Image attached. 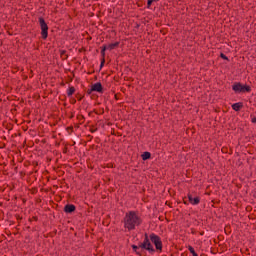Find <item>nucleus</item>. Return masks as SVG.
<instances>
[{
	"instance_id": "f257e3e1",
	"label": "nucleus",
	"mask_w": 256,
	"mask_h": 256,
	"mask_svg": "<svg viewBox=\"0 0 256 256\" xmlns=\"http://www.w3.org/2000/svg\"><path fill=\"white\" fill-rule=\"evenodd\" d=\"M141 223H143V220L139 215H137V212L130 211L129 213H126L124 217V227L128 231H133V229H135V227H139Z\"/></svg>"
},
{
	"instance_id": "f03ea898",
	"label": "nucleus",
	"mask_w": 256,
	"mask_h": 256,
	"mask_svg": "<svg viewBox=\"0 0 256 256\" xmlns=\"http://www.w3.org/2000/svg\"><path fill=\"white\" fill-rule=\"evenodd\" d=\"M133 251H135L136 255L143 256L141 254V251L139 249H144L145 251H148L151 255L155 253V248L153 247V244H151V241L149 240V234H144V241L143 243H140L138 246L133 244L132 245Z\"/></svg>"
},
{
	"instance_id": "7ed1b4c3",
	"label": "nucleus",
	"mask_w": 256,
	"mask_h": 256,
	"mask_svg": "<svg viewBox=\"0 0 256 256\" xmlns=\"http://www.w3.org/2000/svg\"><path fill=\"white\" fill-rule=\"evenodd\" d=\"M149 241L155 245V251L158 253H161L163 251V241H161V237L156 235L155 233H152L148 236Z\"/></svg>"
},
{
	"instance_id": "20e7f679",
	"label": "nucleus",
	"mask_w": 256,
	"mask_h": 256,
	"mask_svg": "<svg viewBox=\"0 0 256 256\" xmlns=\"http://www.w3.org/2000/svg\"><path fill=\"white\" fill-rule=\"evenodd\" d=\"M38 22L41 29V35L42 39H47L49 37V26L47 25V22H45V18L39 17Z\"/></svg>"
},
{
	"instance_id": "39448f33",
	"label": "nucleus",
	"mask_w": 256,
	"mask_h": 256,
	"mask_svg": "<svg viewBox=\"0 0 256 256\" xmlns=\"http://www.w3.org/2000/svg\"><path fill=\"white\" fill-rule=\"evenodd\" d=\"M232 89L235 93H251V86L243 85L241 82L234 83Z\"/></svg>"
},
{
	"instance_id": "423d86ee",
	"label": "nucleus",
	"mask_w": 256,
	"mask_h": 256,
	"mask_svg": "<svg viewBox=\"0 0 256 256\" xmlns=\"http://www.w3.org/2000/svg\"><path fill=\"white\" fill-rule=\"evenodd\" d=\"M188 201L191 205H199L201 198L199 196L193 197V194H188Z\"/></svg>"
},
{
	"instance_id": "0eeeda50",
	"label": "nucleus",
	"mask_w": 256,
	"mask_h": 256,
	"mask_svg": "<svg viewBox=\"0 0 256 256\" xmlns=\"http://www.w3.org/2000/svg\"><path fill=\"white\" fill-rule=\"evenodd\" d=\"M91 87H92V91L96 93H103V85L101 84V82H97L93 84Z\"/></svg>"
},
{
	"instance_id": "6e6552de",
	"label": "nucleus",
	"mask_w": 256,
	"mask_h": 256,
	"mask_svg": "<svg viewBox=\"0 0 256 256\" xmlns=\"http://www.w3.org/2000/svg\"><path fill=\"white\" fill-rule=\"evenodd\" d=\"M107 50V45L102 46L101 49V63H100V69H103V67H105V51Z\"/></svg>"
},
{
	"instance_id": "1a4fd4ad",
	"label": "nucleus",
	"mask_w": 256,
	"mask_h": 256,
	"mask_svg": "<svg viewBox=\"0 0 256 256\" xmlns=\"http://www.w3.org/2000/svg\"><path fill=\"white\" fill-rule=\"evenodd\" d=\"M76 209H77V207H75V205H73V204H66L64 206V213H75Z\"/></svg>"
},
{
	"instance_id": "9d476101",
	"label": "nucleus",
	"mask_w": 256,
	"mask_h": 256,
	"mask_svg": "<svg viewBox=\"0 0 256 256\" xmlns=\"http://www.w3.org/2000/svg\"><path fill=\"white\" fill-rule=\"evenodd\" d=\"M232 109L234 111H241V109H243V103L242 102L234 103L232 105Z\"/></svg>"
},
{
	"instance_id": "9b49d317",
	"label": "nucleus",
	"mask_w": 256,
	"mask_h": 256,
	"mask_svg": "<svg viewBox=\"0 0 256 256\" xmlns=\"http://www.w3.org/2000/svg\"><path fill=\"white\" fill-rule=\"evenodd\" d=\"M117 47H119V42H115L107 45V49H109V51H113V49H117Z\"/></svg>"
},
{
	"instance_id": "f8f14e48",
	"label": "nucleus",
	"mask_w": 256,
	"mask_h": 256,
	"mask_svg": "<svg viewBox=\"0 0 256 256\" xmlns=\"http://www.w3.org/2000/svg\"><path fill=\"white\" fill-rule=\"evenodd\" d=\"M141 157H142V160H143V161H147V160L151 159V152H144V153L141 155Z\"/></svg>"
},
{
	"instance_id": "ddd939ff",
	"label": "nucleus",
	"mask_w": 256,
	"mask_h": 256,
	"mask_svg": "<svg viewBox=\"0 0 256 256\" xmlns=\"http://www.w3.org/2000/svg\"><path fill=\"white\" fill-rule=\"evenodd\" d=\"M74 93H75V87H73V86L69 87V89L67 91V96L71 97Z\"/></svg>"
},
{
	"instance_id": "4468645a",
	"label": "nucleus",
	"mask_w": 256,
	"mask_h": 256,
	"mask_svg": "<svg viewBox=\"0 0 256 256\" xmlns=\"http://www.w3.org/2000/svg\"><path fill=\"white\" fill-rule=\"evenodd\" d=\"M60 57H62V59H67V51H65V50H61L60 51Z\"/></svg>"
},
{
	"instance_id": "2eb2a0df",
	"label": "nucleus",
	"mask_w": 256,
	"mask_h": 256,
	"mask_svg": "<svg viewBox=\"0 0 256 256\" xmlns=\"http://www.w3.org/2000/svg\"><path fill=\"white\" fill-rule=\"evenodd\" d=\"M188 251H190L192 255H195L197 253L195 252V248H193V246H188Z\"/></svg>"
},
{
	"instance_id": "dca6fc26",
	"label": "nucleus",
	"mask_w": 256,
	"mask_h": 256,
	"mask_svg": "<svg viewBox=\"0 0 256 256\" xmlns=\"http://www.w3.org/2000/svg\"><path fill=\"white\" fill-rule=\"evenodd\" d=\"M153 3H155V0H148L147 1V8L150 9L151 5H153Z\"/></svg>"
},
{
	"instance_id": "f3484780",
	"label": "nucleus",
	"mask_w": 256,
	"mask_h": 256,
	"mask_svg": "<svg viewBox=\"0 0 256 256\" xmlns=\"http://www.w3.org/2000/svg\"><path fill=\"white\" fill-rule=\"evenodd\" d=\"M221 59H224V61H229V57H227L224 53L220 54Z\"/></svg>"
},
{
	"instance_id": "a211bd4d",
	"label": "nucleus",
	"mask_w": 256,
	"mask_h": 256,
	"mask_svg": "<svg viewBox=\"0 0 256 256\" xmlns=\"http://www.w3.org/2000/svg\"><path fill=\"white\" fill-rule=\"evenodd\" d=\"M93 91H94V90H92V88H91V89H88V90H87V94H88V95H91V93H92Z\"/></svg>"
},
{
	"instance_id": "6ab92c4d",
	"label": "nucleus",
	"mask_w": 256,
	"mask_h": 256,
	"mask_svg": "<svg viewBox=\"0 0 256 256\" xmlns=\"http://www.w3.org/2000/svg\"><path fill=\"white\" fill-rule=\"evenodd\" d=\"M87 139H88V141H91L93 139V136L92 135H88Z\"/></svg>"
},
{
	"instance_id": "aec40b11",
	"label": "nucleus",
	"mask_w": 256,
	"mask_h": 256,
	"mask_svg": "<svg viewBox=\"0 0 256 256\" xmlns=\"http://www.w3.org/2000/svg\"><path fill=\"white\" fill-rule=\"evenodd\" d=\"M71 103H72V105H75V103H77V100L72 99V100H71Z\"/></svg>"
},
{
	"instance_id": "412c9836",
	"label": "nucleus",
	"mask_w": 256,
	"mask_h": 256,
	"mask_svg": "<svg viewBox=\"0 0 256 256\" xmlns=\"http://www.w3.org/2000/svg\"><path fill=\"white\" fill-rule=\"evenodd\" d=\"M252 123H256V117L252 118Z\"/></svg>"
},
{
	"instance_id": "4be33fe9",
	"label": "nucleus",
	"mask_w": 256,
	"mask_h": 256,
	"mask_svg": "<svg viewBox=\"0 0 256 256\" xmlns=\"http://www.w3.org/2000/svg\"><path fill=\"white\" fill-rule=\"evenodd\" d=\"M91 133H95V131H97V129H90Z\"/></svg>"
},
{
	"instance_id": "5701e85b",
	"label": "nucleus",
	"mask_w": 256,
	"mask_h": 256,
	"mask_svg": "<svg viewBox=\"0 0 256 256\" xmlns=\"http://www.w3.org/2000/svg\"><path fill=\"white\" fill-rule=\"evenodd\" d=\"M81 99H83V97H81V96H78V101H81Z\"/></svg>"
},
{
	"instance_id": "b1692460",
	"label": "nucleus",
	"mask_w": 256,
	"mask_h": 256,
	"mask_svg": "<svg viewBox=\"0 0 256 256\" xmlns=\"http://www.w3.org/2000/svg\"><path fill=\"white\" fill-rule=\"evenodd\" d=\"M81 99H83V97H81V96H78V101H81Z\"/></svg>"
},
{
	"instance_id": "393cba45",
	"label": "nucleus",
	"mask_w": 256,
	"mask_h": 256,
	"mask_svg": "<svg viewBox=\"0 0 256 256\" xmlns=\"http://www.w3.org/2000/svg\"><path fill=\"white\" fill-rule=\"evenodd\" d=\"M33 219H34L35 221H37V217H36V216H34Z\"/></svg>"
},
{
	"instance_id": "a878e982",
	"label": "nucleus",
	"mask_w": 256,
	"mask_h": 256,
	"mask_svg": "<svg viewBox=\"0 0 256 256\" xmlns=\"http://www.w3.org/2000/svg\"><path fill=\"white\" fill-rule=\"evenodd\" d=\"M192 256H199V255L196 253V254H192Z\"/></svg>"
},
{
	"instance_id": "bb28decb",
	"label": "nucleus",
	"mask_w": 256,
	"mask_h": 256,
	"mask_svg": "<svg viewBox=\"0 0 256 256\" xmlns=\"http://www.w3.org/2000/svg\"><path fill=\"white\" fill-rule=\"evenodd\" d=\"M70 131H73V127H70Z\"/></svg>"
},
{
	"instance_id": "cd10ccee",
	"label": "nucleus",
	"mask_w": 256,
	"mask_h": 256,
	"mask_svg": "<svg viewBox=\"0 0 256 256\" xmlns=\"http://www.w3.org/2000/svg\"><path fill=\"white\" fill-rule=\"evenodd\" d=\"M185 205H187V201H184Z\"/></svg>"
},
{
	"instance_id": "c85d7f7f",
	"label": "nucleus",
	"mask_w": 256,
	"mask_h": 256,
	"mask_svg": "<svg viewBox=\"0 0 256 256\" xmlns=\"http://www.w3.org/2000/svg\"><path fill=\"white\" fill-rule=\"evenodd\" d=\"M68 129H69V131H71V128H70V127H68Z\"/></svg>"
},
{
	"instance_id": "c756f323",
	"label": "nucleus",
	"mask_w": 256,
	"mask_h": 256,
	"mask_svg": "<svg viewBox=\"0 0 256 256\" xmlns=\"http://www.w3.org/2000/svg\"><path fill=\"white\" fill-rule=\"evenodd\" d=\"M155 2L159 1V0H154Z\"/></svg>"
},
{
	"instance_id": "7c9ffc66",
	"label": "nucleus",
	"mask_w": 256,
	"mask_h": 256,
	"mask_svg": "<svg viewBox=\"0 0 256 256\" xmlns=\"http://www.w3.org/2000/svg\"><path fill=\"white\" fill-rule=\"evenodd\" d=\"M61 85H65V83H62Z\"/></svg>"
},
{
	"instance_id": "2f4dec72",
	"label": "nucleus",
	"mask_w": 256,
	"mask_h": 256,
	"mask_svg": "<svg viewBox=\"0 0 256 256\" xmlns=\"http://www.w3.org/2000/svg\"><path fill=\"white\" fill-rule=\"evenodd\" d=\"M115 98L117 99V95L115 96Z\"/></svg>"
}]
</instances>
